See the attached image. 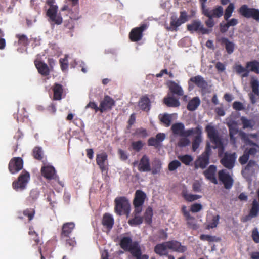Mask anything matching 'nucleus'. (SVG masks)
I'll return each mask as SVG.
<instances>
[{"label": "nucleus", "instance_id": "nucleus-1", "mask_svg": "<svg viewBox=\"0 0 259 259\" xmlns=\"http://www.w3.org/2000/svg\"><path fill=\"white\" fill-rule=\"evenodd\" d=\"M239 136L246 145L251 146L246 147L244 151L243 154L239 158V163L241 165H244L247 162L250 157H254L257 153L259 152V145L250 139H248L246 133L245 132H241L239 133Z\"/></svg>", "mask_w": 259, "mask_h": 259}, {"label": "nucleus", "instance_id": "nucleus-2", "mask_svg": "<svg viewBox=\"0 0 259 259\" xmlns=\"http://www.w3.org/2000/svg\"><path fill=\"white\" fill-rule=\"evenodd\" d=\"M205 131L211 142L215 144V146H212V148H218V156L222 158L224 154V147L217 131L213 126L207 125L205 127Z\"/></svg>", "mask_w": 259, "mask_h": 259}, {"label": "nucleus", "instance_id": "nucleus-3", "mask_svg": "<svg viewBox=\"0 0 259 259\" xmlns=\"http://www.w3.org/2000/svg\"><path fill=\"white\" fill-rule=\"evenodd\" d=\"M55 0H47L46 4L49 6L46 12L49 21L52 24L60 25L63 22V18L60 13H57L58 7L55 5Z\"/></svg>", "mask_w": 259, "mask_h": 259}, {"label": "nucleus", "instance_id": "nucleus-4", "mask_svg": "<svg viewBox=\"0 0 259 259\" xmlns=\"http://www.w3.org/2000/svg\"><path fill=\"white\" fill-rule=\"evenodd\" d=\"M211 147L209 143H207L204 151L197 158L194 162L195 169H204L209 163L211 155Z\"/></svg>", "mask_w": 259, "mask_h": 259}, {"label": "nucleus", "instance_id": "nucleus-5", "mask_svg": "<svg viewBox=\"0 0 259 259\" xmlns=\"http://www.w3.org/2000/svg\"><path fill=\"white\" fill-rule=\"evenodd\" d=\"M115 212L119 215H128L131 210L130 203L128 199L124 196L117 197L114 200Z\"/></svg>", "mask_w": 259, "mask_h": 259}, {"label": "nucleus", "instance_id": "nucleus-6", "mask_svg": "<svg viewBox=\"0 0 259 259\" xmlns=\"http://www.w3.org/2000/svg\"><path fill=\"white\" fill-rule=\"evenodd\" d=\"M42 176L47 180L53 181L52 186L55 187L57 184L62 186L59 177L56 175L55 168L53 166H44L41 168Z\"/></svg>", "mask_w": 259, "mask_h": 259}, {"label": "nucleus", "instance_id": "nucleus-7", "mask_svg": "<svg viewBox=\"0 0 259 259\" xmlns=\"http://www.w3.org/2000/svg\"><path fill=\"white\" fill-rule=\"evenodd\" d=\"M189 19V16L185 11L180 12L179 18L176 16H172L170 18V26L167 30L171 31H177L178 27L186 22Z\"/></svg>", "mask_w": 259, "mask_h": 259}, {"label": "nucleus", "instance_id": "nucleus-8", "mask_svg": "<svg viewBox=\"0 0 259 259\" xmlns=\"http://www.w3.org/2000/svg\"><path fill=\"white\" fill-rule=\"evenodd\" d=\"M29 180V173L26 171H23L18 177L17 180L13 182V188L17 191L24 190L26 189Z\"/></svg>", "mask_w": 259, "mask_h": 259}, {"label": "nucleus", "instance_id": "nucleus-9", "mask_svg": "<svg viewBox=\"0 0 259 259\" xmlns=\"http://www.w3.org/2000/svg\"><path fill=\"white\" fill-rule=\"evenodd\" d=\"M119 245L122 249L125 251L130 252V253L141 247L139 242L138 241L133 242L132 237L130 236L122 237L120 239Z\"/></svg>", "mask_w": 259, "mask_h": 259}, {"label": "nucleus", "instance_id": "nucleus-10", "mask_svg": "<svg viewBox=\"0 0 259 259\" xmlns=\"http://www.w3.org/2000/svg\"><path fill=\"white\" fill-rule=\"evenodd\" d=\"M238 13L245 18L259 21V10L257 9L249 8L247 5H243L239 9Z\"/></svg>", "mask_w": 259, "mask_h": 259}, {"label": "nucleus", "instance_id": "nucleus-11", "mask_svg": "<svg viewBox=\"0 0 259 259\" xmlns=\"http://www.w3.org/2000/svg\"><path fill=\"white\" fill-rule=\"evenodd\" d=\"M194 128L185 130L184 124L182 122L175 123L171 126V130L174 136L185 137L193 135Z\"/></svg>", "mask_w": 259, "mask_h": 259}, {"label": "nucleus", "instance_id": "nucleus-12", "mask_svg": "<svg viewBox=\"0 0 259 259\" xmlns=\"http://www.w3.org/2000/svg\"><path fill=\"white\" fill-rule=\"evenodd\" d=\"M187 29L191 33L200 32L202 34H208L209 30L204 27L201 22L199 20H193L190 24L187 25Z\"/></svg>", "mask_w": 259, "mask_h": 259}, {"label": "nucleus", "instance_id": "nucleus-13", "mask_svg": "<svg viewBox=\"0 0 259 259\" xmlns=\"http://www.w3.org/2000/svg\"><path fill=\"white\" fill-rule=\"evenodd\" d=\"M218 179L224 186L226 189H230L234 183V180L229 172L225 169L219 170L218 173Z\"/></svg>", "mask_w": 259, "mask_h": 259}, {"label": "nucleus", "instance_id": "nucleus-14", "mask_svg": "<svg viewBox=\"0 0 259 259\" xmlns=\"http://www.w3.org/2000/svg\"><path fill=\"white\" fill-rule=\"evenodd\" d=\"M23 167V160L21 157H16L12 158L9 163L8 169L10 172L15 174L18 172Z\"/></svg>", "mask_w": 259, "mask_h": 259}, {"label": "nucleus", "instance_id": "nucleus-15", "mask_svg": "<svg viewBox=\"0 0 259 259\" xmlns=\"http://www.w3.org/2000/svg\"><path fill=\"white\" fill-rule=\"evenodd\" d=\"M236 159V153H224L223 157L220 160V163L228 169H232L235 165Z\"/></svg>", "mask_w": 259, "mask_h": 259}, {"label": "nucleus", "instance_id": "nucleus-16", "mask_svg": "<svg viewBox=\"0 0 259 259\" xmlns=\"http://www.w3.org/2000/svg\"><path fill=\"white\" fill-rule=\"evenodd\" d=\"M100 112L104 113L110 111L115 106V100L110 96L105 95L100 103Z\"/></svg>", "mask_w": 259, "mask_h": 259}, {"label": "nucleus", "instance_id": "nucleus-17", "mask_svg": "<svg viewBox=\"0 0 259 259\" xmlns=\"http://www.w3.org/2000/svg\"><path fill=\"white\" fill-rule=\"evenodd\" d=\"M148 27L146 24H143L140 27H135L132 29L129 34V38L132 41L136 42L141 40L143 32Z\"/></svg>", "mask_w": 259, "mask_h": 259}, {"label": "nucleus", "instance_id": "nucleus-18", "mask_svg": "<svg viewBox=\"0 0 259 259\" xmlns=\"http://www.w3.org/2000/svg\"><path fill=\"white\" fill-rule=\"evenodd\" d=\"M259 213V201L256 199L253 200L251 204L248 214L243 217L241 221L243 222H246L251 220L252 218L258 216Z\"/></svg>", "mask_w": 259, "mask_h": 259}, {"label": "nucleus", "instance_id": "nucleus-19", "mask_svg": "<svg viewBox=\"0 0 259 259\" xmlns=\"http://www.w3.org/2000/svg\"><path fill=\"white\" fill-rule=\"evenodd\" d=\"M202 127L199 125L194 128L193 135H196L193 141L192 148L193 151L195 152L199 148L201 142H202Z\"/></svg>", "mask_w": 259, "mask_h": 259}, {"label": "nucleus", "instance_id": "nucleus-20", "mask_svg": "<svg viewBox=\"0 0 259 259\" xmlns=\"http://www.w3.org/2000/svg\"><path fill=\"white\" fill-rule=\"evenodd\" d=\"M138 169L140 172H149L151 170L150 159L147 155H144L141 158L138 163Z\"/></svg>", "mask_w": 259, "mask_h": 259}, {"label": "nucleus", "instance_id": "nucleus-21", "mask_svg": "<svg viewBox=\"0 0 259 259\" xmlns=\"http://www.w3.org/2000/svg\"><path fill=\"white\" fill-rule=\"evenodd\" d=\"M108 156L105 152L98 154L96 155V162L101 170L105 171L108 166Z\"/></svg>", "mask_w": 259, "mask_h": 259}, {"label": "nucleus", "instance_id": "nucleus-22", "mask_svg": "<svg viewBox=\"0 0 259 259\" xmlns=\"http://www.w3.org/2000/svg\"><path fill=\"white\" fill-rule=\"evenodd\" d=\"M73 222H67L63 224L60 232V238L65 239L67 236H70L75 228Z\"/></svg>", "mask_w": 259, "mask_h": 259}, {"label": "nucleus", "instance_id": "nucleus-23", "mask_svg": "<svg viewBox=\"0 0 259 259\" xmlns=\"http://www.w3.org/2000/svg\"><path fill=\"white\" fill-rule=\"evenodd\" d=\"M217 167L214 165H210L208 168L203 171L205 178L214 184H218V182L215 177Z\"/></svg>", "mask_w": 259, "mask_h": 259}, {"label": "nucleus", "instance_id": "nucleus-24", "mask_svg": "<svg viewBox=\"0 0 259 259\" xmlns=\"http://www.w3.org/2000/svg\"><path fill=\"white\" fill-rule=\"evenodd\" d=\"M167 247L169 249L172 250L174 251L184 253L187 250V247L181 245V243L176 240H172L167 241Z\"/></svg>", "mask_w": 259, "mask_h": 259}, {"label": "nucleus", "instance_id": "nucleus-25", "mask_svg": "<svg viewBox=\"0 0 259 259\" xmlns=\"http://www.w3.org/2000/svg\"><path fill=\"white\" fill-rule=\"evenodd\" d=\"M34 64L38 72L41 75L46 76L49 75L50 69L46 63L40 60H35Z\"/></svg>", "mask_w": 259, "mask_h": 259}, {"label": "nucleus", "instance_id": "nucleus-26", "mask_svg": "<svg viewBox=\"0 0 259 259\" xmlns=\"http://www.w3.org/2000/svg\"><path fill=\"white\" fill-rule=\"evenodd\" d=\"M191 82L194 83L198 87L202 89H204L207 85V81L201 75H197L190 78L188 81L189 86L191 85Z\"/></svg>", "mask_w": 259, "mask_h": 259}, {"label": "nucleus", "instance_id": "nucleus-27", "mask_svg": "<svg viewBox=\"0 0 259 259\" xmlns=\"http://www.w3.org/2000/svg\"><path fill=\"white\" fill-rule=\"evenodd\" d=\"M147 198L146 193L141 190L136 191L133 202V204L143 205Z\"/></svg>", "mask_w": 259, "mask_h": 259}, {"label": "nucleus", "instance_id": "nucleus-28", "mask_svg": "<svg viewBox=\"0 0 259 259\" xmlns=\"http://www.w3.org/2000/svg\"><path fill=\"white\" fill-rule=\"evenodd\" d=\"M52 89L53 91V100H61L63 92V85L61 84L55 83L52 87Z\"/></svg>", "mask_w": 259, "mask_h": 259}, {"label": "nucleus", "instance_id": "nucleus-29", "mask_svg": "<svg viewBox=\"0 0 259 259\" xmlns=\"http://www.w3.org/2000/svg\"><path fill=\"white\" fill-rule=\"evenodd\" d=\"M167 244H166V242L157 244L154 247V252L157 254H158L160 256L167 255L168 254L167 249L168 248L167 247Z\"/></svg>", "mask_w": 259, "mask_h": 259}, {"label": "nucleus", "instance_id": "nucleus-30", "mask_svg": "<svg viewBox=\"0 0 259 259\" xmlns=\"http://www.w3.org/2000/svg\"><path fill=\"white\" fill-rule=\"evenodd\" d=\"M169 89L172 93L181 96L184 94L183 90L181 86L174 81H170L168 83Z\"/></svg>", "mask_w": 259, "mask_h": 259}, {"label": "nucleus", "instance_id": "nucleus-31", "mask_svg": "<svg viewBox=\"0 0 259 259\" xmlns=\"http://www.w3.org/2000/svg\"><path fill=\"white\" fill-rule=\"evenodd\" d=\"M139 106L142 110L148 111L150 109L151 104L150 99L147 95L142 96L139 102Z\"/></svg>", "mask_w": 259, "mask_h": 259}, {"label": "nucleus", "instance_id": "nucleus-32", "mask_svg": "<svg viewBox=\"0 0 259 259\" xmlns=\"http://www.w3.org/2000/svg\"><path fill=\"white\" fill-rule=\"evenodd\" d=\"M102 224L107 229L110 230L113 227L114 224V219L110 214L106 213L103 217Z\"/></svg>", "mask_w": 259, "mask_h": 259}, {"label": "nucleus", "instance_id": "nucleus-33", "mask_svg": "<svg viewBox=\"0 0 259 259\" xmlns=\"http://www.w3.org/2000/svg\"><path fill=\"white\" fill-rule=\"evenodd\" d=\"M158 118L165 127H169L171 124L172 116L171 114L165 113L159 114Z\"/></svg>", "mask_w": 259, "mask_h": 259}, {"label": "nucleus", "instance_id": "nucleus-34", "mask_svg": "<svg viewBox=\"0 0 259 259\" xmlns=\"http://www.w3.org/2000/svg\"><path fill=\"white\" fill-rule=\"evenodd\" d=\"M163 103L169 107H178L180 105L179 100L174 97H165L163 99Z\"/></svg>", "mask_w": 259, "mask_h": 259}, {"label": "nucleus", "instance_id": "nucleus-35", "mask_svg": "<svg viewBox=\"0 0 259 259\" xmlns=\"http://www.w3.org/2000/svg\"><path fill=\"white\" fill-rule=\"evenodd\" d=\"M246 67L249 71V73L253 72L259 74V62L257 60H253L247 62L246 64Z\"/></svg>", "mask_w": 259, "mask_h": 259}, {"label": "nucleus", "instance_id": "nucleus-36", "mask_svg": "<svg viewBox=\"0 0 259 259\" xmlns=\"http://www.w3.org/2000/svg\"><path fill=\"white\" fill-rule=\"evenodd\" d=\"M200 104V100L199 97H195L190 100L187 106V109L190 111L195 110Z\"/></svg>", "mask_w": 259, "mask_h": 259}, {"label": "nucleus", "instance_id": "nucleus-37", "mask_svg": "<svg viewBox=\"0 0 259 259\" xmlns=\"http://www.w3.org/2000/svg\"><path fill=\"white\" fill-rule=\"evenodd\" d=\"M221 42L222 44H224L225 45L226 50L229 54H231L233 52L235 48V44L233 42L230 41L226 37L222 38Z\"/></svg>", "mask_w": 259, "mask_h": 259}, {"label": "nucleus", "instance_id": "nucleus-38", "mask_svg": "<svg viewBox=\"0 0 259 259\" xmlns=\"http://www.w3.org/2000/svg\"><path fill=\"white\" fill-rule=\"evenodd\" d=\"M208 12L212 18H220L223 15V8L221 6H217L212 10L207 8Z\"/></svg>", "mask_w": 259, "mask_h": 259}, {"label": "nucleus", "instance_id": "nucleus-39", "mask_svg": "<svg viewBox=\"0 0 259 259\" xmlns=\"http://www.w3.org/2000/svg\"><path fill=\"white\" fill-rule=\"evenodd\" d=\"M153 214L152 207H148L147 208L143 217L146 224L150 225L152 223Z\"/></svg>", "mask_w": 259, "mask_h": 259}, {"label": "nucleus", "instance_id": "nucleus-40", "mask_svg": "<svg viewBox=\"0 0 259 259\" xmlns=\"http://www.w3.org/2000/svg\"><path fill=\"white\" fill-rule=\"evenodd\" d=\"M132 259H149V256L142 254L141 247L134 251L131 252Z\"/></svg>", "mask_w": 259, "mask_h": 259}, {"label": "nucleus", "instance_id": "nucleus-41", "mask_svg": "<svg viewBox=\"0 0 259 259\" xmlns=\"http://www.w3.org/2000/svg\"><path fill=\"white\" fill-rule=\"evenodd\" d=\"M61 242L66 246L73 248L76 245V242L75 237H71L70 236H67L65 239L60 238Z\"/></svg>", "mask_w": 259, "mask_h": 259}, {"label": "nucleus", "instance_id": "nucleus-42", "mask_svg": "<svg viewBox=\"0 0 259 259\" xmlns=\"http://www.w3.org/2000/svg\"><path fill=\"white\" fill-rule=\"evenodd\" d=\"M39 194L40 192L37 189H32L27 198V201L30 204L34 203L38 198Z\"/></svg>", "mask_w": 259, "mask_h": 259}, {"label": "nucleus", "instance_id": "nucleus-43", "mask_svg": "<svg viewBox=\"0 0 259 259\" xmlns=\"http://www.w3.org/2000/svg\"><path fill=\"white\" fill-rule=\"evenodd\" d=\"M234 68L237 74H241L242 77H246L249 75L247 68L246 67L244 68L241 64L236 65Z\"/></svg>", "mask_w": 259, "mask_h": 259}, {"label": "nucleus", "instance_id": "nucleus-44", "mask_svg": "<svg viewBox=\"0 0 259 259\" xmlns=\"http://www.w3.org/2000/svg\"><path fill=\"white\" fill-rule=\"evenodd\" d=\"M182 195L184 198L188 202H192L201 197L200 195L189 194L186 190H183Z\"/></svg>", "mask_w": 259, "mask_h": 259}, {"label": "nucleus", "instance_id": "nucleus-45", "mask_svg": "<svg viewBox=\"0 0 259 259\" xmlns=\"http://www.w3.org/2000/svg\"><path fill=\"white\" fill-rule=\"evenodd\" d=\"M134 218L129 219L128 224L131 226H135L141 224L143 222V217L140 215H133Z\"/></svg>", "mask_w": 259, "mask_h": 259}, {"label": "nucleus", "instance_id": "nucleus-46", "mask_svg": "<svg viewBox=\"0 0 259 259\" xmlns=\"http://www.w3.org/2000/svg\"><path fill=\"white\" fill-rule=\"evenodd\" d=\"M132 135L137 138H145L148 136V133L145 128L140 127L136 129L135 132L132 134Z\"/></svg>", "mask_w": 259, "mask_h": 259}, {"label": "nucleus", "instance_id": "nucleus-47", "mask_svg": "<svg viewBox=\"0 0 259 259\" xmlns=\"http://www.w3.org/2000/svg\"><path fill=\"white\" fill-rule=\"evenodd\" d=\"M153 166L152 170L153 175H156L160 172L162 168V163L159 159H155L153 163Z\"/></svg>", "mask_w": 259, "mask_h": 259}, {"label": "nucleus", "instance_id": "nucleus-48", "mask_svg": "<svg viewBox=\"0 0 259 259\" xmlns=\"http://www.w3.org/2000/svg\"><path fill=\"white\" fill-rule=\"evenodd\" d=\"M234 4L233 3H230L225 11V13L224 15V18L225 20H228V19L231 17L232 13L234 11Z\"/></svg>", "mask_w": 259, "mask_h": 259}, {"label": "nucleus", "instance_id": "nucleus-49", "mask_svg": "<svg viewBox=\"0 0 259 259\" xmlns=\"http://www.w3.org/2000/svg\"><path fill=\"white\" fill-rule=\"evenodd\" d=\"M69 14L70 15V19L72 20H77L79 19V8L78 7H75L73 9L69 10Z\"/></svg>", "mask_w": 259, "mask_h": 259}, {"label": "nucleus", "instance_id": "nucleus-50", "mask_svg": "<svg viewBox=\"0 0 259 259\" xmlns=\"http://www.w3.org/2000/svg\"><path fill=\"white\" fill-rule=\"evenodd\" d=\"M202 13L205 16L208 18V20L205 21L206 25L209 28H212L214 25V22L213 20V18L208 12L207 10L202 11Z\"/></svg>", "mask_w": 259, "mask_h": 259}, {"label": "nucleus", "instance_id": "nucleus-51", "mask_svg": "<svg viewBox=\"0 0 259 259\" xmlns=\"http://www.w3.org/2000/svg\"><path fill=\"white\" fill-rule=\"evenodd\" d=\"M16 37L18 39V42L19 45L26 46L29 43L28 37L24 34H16Z\"/></svg>", "mask_w": 259, "mask_h": 259}, {"label": "nucleus", "instance_id": "nucleus-52", "mask_svg": "<svg viewBox=\"0 0 259 259\" xmlns=\"http://www.w3.org/2000/svg\"><path fill=\"white\" fill-rule=\"evenodd\" d=\"M178 158L183 163L186 165H189L193 160V157L188 154L180 156L178 157Z\"/></svg>", "mask_w": 259, "mask_h": 259}, {"label": "nucleus", "instance_id": "nucleus-53", "mask_svg": "<svg viewBox=\"0 0 259 259\" xmlns=\"http://www.w3.org/2000/svg\"><path fill=\"white\" fill-rule=\"evenodd\" d=\"M35 211L34 208H27L23 210V214L24 216L26 217L28 219V221H31L35 215Z\"/></svg>", "mask_w": 259, "mask_h": 259}, {"label": "nucleus", "instance_id": "nucleus-54", "mask_svg": "<svg viewBox=\"0 0 259 259\" xmlns=\"http://www.w3.org/2000/svg\"><path fill=\"white\" fill-rule=\"evenodd\" d=\"M219 219L220 216L219 215L213 216L211 222L207 225L206 229H210L216 227L219 223Z\"/></svg>", "mask_w": 259, "mask_h": 259}, {"label": "nucleus", "instance_id": "nucleus-55", "mask_svg": "<svg viewBox=\"0 0 259 259\" xmlns=\"http://www.w3.org/2000/svg\"><path fill=\"white\" fill-rule=\"evenodd\" d=\"M34 158L38 160H41L43 158L42 152L40 147H36L33 150Z\"/></svg>", "mask_w": 259, "mask_h": 259}, {"label": "nucleus", "instance_id": "nucleus-56", "mask_svg": "<svg viewBox=\"0 0 259 259\" xmlns=\"http://www.w3.org/2000/svg\"><path fill=\"white\" fill-rule=\"evenodd\" d=\"M28 234L29 235L32 237V239L35 242V244L33 245H37L40 242V240L39 237L38 236V234L36 233L35 231L33 230V228L32 227H29V231L28 232Z\"/></svg>", "mask_w": 259, "mask_h": 259}, {"label": "nucleus", "instance_id": "nucleus-57", "mask_svg": "<svg viewBox=\"0 0 259 259\" xmlns=\"http://www.w3.org/2000/svg\"><path fill=\"white\" fill-rule=\"evenodd\" d=\"M132 149L136 152H139L144 146V143L141 141L133 142L131 144Z\"/></svg>", "mask_w": 259, "mask_h": 259}, {"label": "nucleus", "instance_id": "nucleus-58", "mask_svg": "<svg viewBox=\"0 0 259 259\" xmlns=\"http://www.w3.org/2000/svg\"><path fill=\"white\" fill-rule=\"evenodd\" d=\"M240 120L244 129L247 128H252L253 125L250 120L248 119L244 116L241 117Z\"/></svg>", "mask_w": 259, "mask_h": 259}, {"label": "nucleus", "instance_id": "nucleus-59", "mask_svg": "<svg viewBox=\"0 0 259 259\" xmlns=\"http://www.w3.org/2000/svg\"><path fill=\"white\" fill-rule=\"evenodd\" d=\"M200 239L203 241H207L208 242H217L219 240L215 236L209 235L202 234L200 236Z\"/></svg>", "mask_w": 259, "mask_h": 259}, {"label": "nucleus", "instance_id": "nucleus-60", "mask_svg": "<svg viewBox=\"0 0 259 259\" xmlns=\"http://www.w3.org/2000/svg\"><path fill=\"white\" fill-rule=\"evenodd\" d=\"M59 62L62 70L63 71H66L68 67L67 55H65L64 58L60 59Z\"/></svg>", "mask_w": 259, "mask_h": 259}, {"label": "nucleus", "instance_id": "nucleus-61", "mask_svg": "<svg viewBox=\"0 0 259 259\" xmlns=\"http://www.w3.org/2000/svg\"><path fill=\"white\" fill-rule=\"evenodd\" d=\"M238 133V130L235 127L229 128L230 140L232 143L235 144L236 138L234 137Z\"/></svg>", "mask_w": 259, "mask_h": 259}, {"label": "nucleus", "instance_id": "nucleus-62", "mask_svg": "<svg viewBox=\"0 0 259 259\" xmlns=\"http://www.w3.org/2000/svg\"><path fill=\"white\" fill-rule=\"evenodd\" d=\"M181 162L177 160L171 161L168 164V169L172 171L181 166Z\"/></svg>", "mask_w": 259, "mask_h": 259}, {"label": "nucleus", "instance_id": "nucleus-63", "mask_svg": "<svg viewBox=\"0 0 259 259\" xmlns=\"http://www.w3.org/2000/svg\"><path fill=\"white\" fill-rule=\"evenodd\" d=\"M178 141V145L180 147H184L189 145L190 143V141L185 137H181Z\"/></svg>", "mask_w": 259, "mask_h": 259}, {"label": "nucleus", "instance_id": "nucleus-64", "mask_svg": "<svg viewBox=\"0 0 259 259\" xmlns=\"http://www.w3.org/2000/svg\"><path fill=\"white\" fill-rule=\"evenodd\" d=\"M233 108L237 111H241L244 109L243 104L239 101H235L233 103Z\"/></svg>", "mask_w": 259, "mask_h": 259}]
</instances>
